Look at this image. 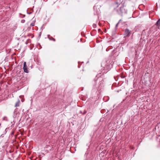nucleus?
<instances>
[{
	"label": "nucleus",
	"mask_w": 160,
	"mask_h": 160,
	"mask_svg": "<svg viewBox=\"0 0 160 160\" xmlns=\"http://www.w3.org/2000/svg\"><path fill=\"white\" fill-rule=\"evenodd\" d=\"M32 22L31 23L30 26H34V23L35 22V19L33 18L32 19Z\"/></svg>",
	"instance_id": "7ed1b4c3"
},
{
	"label": "nucleus",
	"mask_w": 160,
	"mask_h": 160,
	"mask_svg": "<svg viewBox=\"0 0 160 160\" xmlns=\"http://www.w3.org/2000/svg\"><path fill=\"white\" fill-rule=\"evenodd\" d=\"M157 25L160 27V19L157 22Z\"/></svg>",
	"instance_id": "39448f33"
},
{
	"label": "nucleus",
	"mask_w": 160,
	"mask_h": 160,
	"mask_svg": "<svg viewBox=\"0 0 160 160\" xmlns=\"http://www.w3.org/2000/svg\"><path fill=\"white\" fill-rule=\"evenodd\" d=\"M20 103V101L19 100H18V101L16 103L15 105V107H17L19 106Z\"/></svg>",
	"instance_id": "20e7f679"
},
{
	"label": "nucleus",
	"mask_w": 160,
	"mask_h": 160,
	"mask_svg": "<svg viewBox=\"0 0 160 160\" xmlns=\"http://www.w3.org/2000/svg\"><path fill=\"white\" fill-rule=\"evenodd\" d=\"M23 69L24 72L27 73L28 72V71L27 69V67L26 64V62H24L23 63Z\"/></svg>",
	"instance_id": "f03ea898"
},
{
	"label": "nucleus",
	"mask_w": 160,
	"mask_h": 160,
	"mask_svg": "<svg viewBox=\"0 0 160 160\" xmlns=\"http://www.w3.org/2000/svg\"><path fill=\"white\" fill-rule=\"evenodd\" d=\"M25 22V20L22 19V20H21V22L22 23H24Z\"/></svg>",
	"instance_id": "423d86ee"
},
{
	"label": "nucleus",
	"mask_w": 160,
	"mask_h": 160,
	"mask_svg": "<svg viewBox=\"0 0 160 160\" xmlns=\"http://www.w3.org/2000/svg\"><path fill=\"white\" fill-rule=\"evenodd\" d=\"M53 40H54V41H55V40L54 39H53Z\"/></svg>",
	"instance_id": "6e6552de"
},
{
	"label": "nucleus",
	"mask_w": 160,
	"mask_h": 160,
	"mask_svg": "<svg viewBox=\"0 0 160 160\" xmlns=\"http://www.w3.org/2000/svg\"><path fill=\"white\" fill-rule=\"evenodd\" d=\"M131 32V31H130L128 29H126L124 33L125 37H128L130 35Z\"/></svg>",
	"instance_id": "f257e3e1"
},
{
	"label": "nucleus",
	"mask_w": 160,
	"mask_h": 160,
	"mask_svg": "<svg viewBox=\"0 0 160 160\" xmlns=\"http://www.w3.org/2000/svg\"><path fill=\"white\" fill-rule=\"evenodd\" d=\"M118 23H118L116 25V26L117 27L118 24Z\"/></svg>",
	"instance_id": "0eeeda50"
}]
</instances>
